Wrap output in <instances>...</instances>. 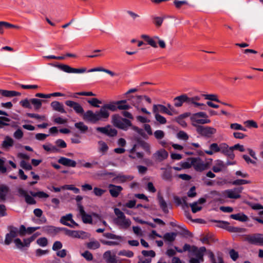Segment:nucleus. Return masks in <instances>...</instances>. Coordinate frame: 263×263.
Segmentation results:
<instances>
[{
    "label": "nucleus",
    "instance_id": "1",
    "mask_svg": "<svg viewBox=\"0 0 263 263\" xmlns=\"http://www.w3.org/2000/svg\"><path fill=\"white\" fill-rule=\"evenodd\" d=\"M110 115L104 106H102L99 111L93 112L92 110H87L83 115V119L88 122L96 123L99 121H105Z\"/></svg>",
    "mask_w": 263,
    "mask_h": 263
},
{
    "label": "nucleus",
    "instance_id": "2",
    "mask_svg": "<svg viewBox=\"0 0 263 263\" xmlns=\"http://www.w3.org/2000/svg\"><path fill=\"white\" fill-rule=\"evenodd\" d=\"M206 251V248L204 247H202L199 248L193 246L190 250L191 255L190 263H200L203 262V256L205 252Z\"/></svg>",
    "mask_w": 263,
    "mask_h": 263
},
{
    "label": "nucleus",
    "instance_id": "3",
    "mask_svg": "<svg viewBox=\"0 0 263 263\" xmlns=\"http://www.w3.org/2000/svg\"><path fill=\"white\" fill-rule=\"evenodd\" d=\"M114 212L117 217L114 219L115 223L122 229H127L131 224V221L126 218L124 214L119 209L115 208Z\"/></svg>",
    "mask_w": 263,
    "mask_h": 263
},
{
    "label": "nucleus",
    "instance_id": "4",
    "mask_svg": "<svg viewBox=\"0 0 263 263\" xmlns=\"http://www.w3.org/2000/svg\"><path fill=\"white\" fill-rule=\"evenodd\" d=\"M190 120L192 125L197 127L200 124H204L211 122L210 120L208 119V115L204 112H199L192 115Z\"/></svg>",
    "mask_w": 263,
    "mask_h": 263
},
{
    "label": "nucleus",
    "instance_id": "5",
    "mask_svg": "<svg viewBox=\"0 0 263 263\" xmlns=\"http://www.w3.org/2000/svg\"><path fill=\"white\" fill-rule=\"evenodd\" d=\"M141 37L147 43L153 48H156L158 47L157 43L161 48H165L166 47V44L164 40L161 39L158 36H154L151 37L146 34H142Z\"/></svg>",
    "mask_w": 263,
    "mask_h": 263
},
{
    "label": "nucleus",
    "instance_id": "6",
    "mask_svg": "<svg viewBox=\"0 0 263 263\" xmlns=\"http://www.w3.org/2000/svg\"><path fill=\"white\" fill-rule=\"evenodd\" d=\"M111 118L112 124L118 128L126 130L131 126V123L128 120L122 118L118 115H112Z\"/></svg>",
    "mask_w": 263,
    "mask_h": 263
},
{
    "label": "nucleus",
    "instance_id": "7",
    "mask_svg": "<svg viewBox=\"0 0 263 263\" xmlns=\"http://www.w3.org/2000/svg\"><path fill=\"white\" fill-rule=\"evenodd\" d=\"M196 130L199 134L207 138L212 137L216 133V129L211 126H199Z\"/></svg>",
    "mask_w": 263,
    "mask_h": 263
},
{
    "label": "nucleus",
    "instance_id": "8",
    "mask_svg": "<svg viewBox=\"0 0 263 263\" xmlns=\"http://www.w3.org/2000/svg\"><path fill=\"white\" fill-rule=\"evenodd\" d=\"M243 187H238L233 189L226 190L223 192L225 197L231 199H238L241 197L240 194L242 192Z\"/></svg>",
    "mask_w": 263,
    "mask_h": 263
},
{
    "label": "nucleus",
    "instance_id": "9",
    "mask_svg": "<svg viewBox=\"0 0 263 263\" xmlns=\"http://www.w3.org/2000/svg\"><path fill=\"white\" fill-rule=\"evenodd\" d=\"M246 240L251 244L263 246V234L257 233L247 235Z\"/></svg>",
    "mask_w": 263,
    "mask_h": 263
},
{
    "label": "nucleus",
    "instance_id": "10",
    "mask_svg": "<svg viewBox=\"0 0 263 263\" xmlns=\"http://www.w3.org/2000/svg\"><path fill=\"white\" fill-rule=\"evenodd\" d=\"M193 166L198 172H202L209 167V164L199 158H193Z\"/></svg>",
    "mask_w": 263,
    "mask_h": 263
},
{
    "label": "nucleus",
    "instance_id": "11",
    "mask_svg": "<svg viewBox=\"0 0 263 263\" xmlns=\"http://www.w3.org/2000/svg\"><path fill=\"white\" fill-rule=\"evenodd\" d=\"M18 235V229L14 227H9V233L6 234L5 239V244L9 245L13 239Z\"/></svg>",
    "mask_w": 263,
    "mask_h": 263
},
{
    "label": "nucleus",
    "instance_id": "12",
    "mask_svg": "<svg viewBox=\"0 0 263 263\" xmlns=\"http://www.w3.org/2000/svg\"><path fill=\"white\" fill-rule=\"evenodd\" d=\"M56 67L59 68L60 70H63L64 72L67 73H84L86 71V68L77 69L72 68L67 65H57L55 66Z\"/></svg>",
    "mask_w": 263,
    "mask_h": 263
},
{
    "label": "nucleus",
    "instance_id": "13",
    "mask_svg": "<svg viewBox=\"0 0 263 263\" xmlns=\"http://www.w3.org/2000/svg\"><path fill=\"white\" fill-rule=\"evenodd\" d=\"M65 104L73 108L74 111L78 114L84 115L85 112H84V110L82 107V106L78 103L71 101L67 100L65 102Z\"/></svg>",
    "mask_w": 263,
    "mask_h": 263
},
{
    "label": "nucleus",
    "instance_id": "14",
    "mask_svg": "<svg viewBox=\"0 0 263 263\" xmlns=\"http://www.w3.org/2000/svg\"><path fill=\"white\" fill-rule=\"evenodd\" d=\"M103 259L106 263H120L117 260L116 254L111 251H107L103 255Z\"/></svg>",
    "mask_w": 263,
    "mask_h": 263
},
{
    "label": "nucleus",
    "instance_id": "15",
    "mask_svg": "<svg viewBox=\"0 0 263 263\" xmlns=\"http://www.w3.org/2000/svg\"><path fill=\"white\" fill-rule=\"evenodd\" d=\"M60 222L62 224L71 228H74V226H78L72 219V215L71 214H68L62 216L60 219Z\"/></svg>",
    "mask_w": 263,
    "mask_h": 263
},
{
    "label": "nucleus",
    "instance_id": "16",
    "mask_svg": "<svg viewBox=\"0 0 263 263\" xmlns=\"http://www.w3.org/2000/svg\"><path fill=\"white\" fill-rule=\"evenodd\" d=\"M168 156L167 152L163 148L157 151L153 155V158L158 161L161 162L166 159Z\"/></svg>",
    "mask_w": 263,
    "mask_h": 263
},
{
    "label": "nucleus",
    "instance_id": "17",
    "mask_svg": "<svg viewBox=\"0 0 263 263\" xmlns=\"http://www.w3.org/2000/svg\"><path fill=\"white\" fill-rule=\"evenodd\" d=\"M153 112L154 114H159V112L165 113L170 116H173V113L166 106L161 104H154L153 106Z\"/></svg>",
    "mask_w": 263,
    "mask_h": 263
},
{
    "label": "nucleus",
    "instance_id": "18",
    "mask_svg": "<svg viewBox=\"0 0 263 263\" xmlns=\"http://www.w3.org/2000/svg\"><path fill=\"white\" fill-rule=\"evenodd\" d=\"M109 192L110 195L114 198L117 197L123 190V187L120 185H116L112 184H109L108 185Z\"/></svg>",
    "mask_w": 263,
    "mask_h": 263
},
{
    "label": "nucleus",
    "instance_id": "19",
    "mask_svg": "<svg viewBox=\"0 0 263 263\" xmlns=\"http://www.w3.org/2000/svg\"><path fill=\"white\" fill-rule=\"evenodd\" d=\"M18 193L19 196L25 198V201L27 203L30 204H33L35 203V201L33 198L30 196L26 191L22 189H19L18 190Z\"/></svg>",
    "mask_w": 263,
    "mask_h": 263
},
{
    "label": "nucleus",
    "instance_id": "20",
    "mask_svg": "<svg viewBox=\"0 0 263 263\" xmlns=\"http://www.w3.org/2000/svg\"><path fill=\"white\" fill-rule=\"evenodd\" d=\"M65 232V234L73 238H83L84 237L85 232L80 231L70 230L67 229H63Z\"/></svg>",
    "mask_w": 263,
    "mask_h": 263
},
{
    "label": "nucleus",
    "instance_id": "21",
    "mask_svg": "<svg viewBox=\"0 0 263 263\" xmlns=\"http://www.w3.org/2000/svg\"><path fill=\"white\" fill-rule=\"evenodd\" d=\"M227 147V144L226 143H221L220 145H218L217 143H213L211 144L209 148L214 153L218 152H225V148Z\"/></svg>",
    "mask_w": 263,
    "mask_h": 263
},
{
    "label": "nucleus",
    "instance_id": "22",
    "mask_svg": "<svg viewBox=\"0 0 263 263\" xmlns=\"http://www.w3.org/2000/svg\"><path fill=\"white\" fill-rule=\"evenodd\" d=\"M10 192L9 187L6 184L0 185V201H5Z\"/></svg>",
    "mask_w": 263,
    "mask_h": 263
},
{
    "label": "nucleus",
    "instance_id": "23",
    "mask_svg": "<svg viewBox=\"0 0 263 263\" xmlns=\"http://www.w3.org/2000/svg\"><path fill=\"white\" fill-rule=\"evenodd\" d=\"M58 162L64 166L72 167H76L77 165V162L75 161L64 157L60 158Z\"/></svg>",
    "mask_w": 263,
    "mask_h": 263
},
{
    "label": "nucleus",
    "instance_id": "24",
    "mask_svg": "<svg viewBox=\"0 0 263 263\" xmlns=\"http://www.w3.org/2000/svg\"><path fill=\"white\" fill-rule=\"evenodd\" d=\"M79 213L81 215L84 223H90L92 222V218L90 215L87 214L82 205L79 206Z\"/></svg>",
    "mask_w": 263,
    "mask_h": 263
},
{
    "label": "nucleus",
    "instance_id": "25",
    "mask_svg": "<svg viewBox=\"0 0 263 263\" xmlns=\"http://www.w3.org/2000/svg\"><path fill=\"white\" fill-rule=\"evenodd\" d=\"M97 144L98 152L102 155H105L109 149L107 144L102 140L99 141Z\"/></svg>",
    "mask_w": 263,
    "mask_h": 263
},
{
    "label": "nucleus",
    "instance_id": "26",
    "mask_svg": "<svg viewBox=\"0 0 263 263\" xmlns=\"http://www.w3.org/2000/svg\"><path fill=\"white\" fill-rule=\"evenodd\" d=\"M134 179V176L132 175H125L121 174L117 175L114 179L118 183H124L127 181H129Z\"/></svg>",
    "mask_w": 263,
    "mask_h": 263
},
{
    "label": "nucleus",
    "instance_id": "27",
    "mask_svg": "<svg viewBox=\"0 0 263 263\" xmlns=\"http://www.w3.org/2000/svg\"><path fill=\"white\" fill-rule=\"evenodd\" d=\"M174 101L176 107H180L184 102L188 104V97L185 95H181L175 98Z\"/></svg>",
    "mask_w": 263,
    "mask_h": 263
},
{
    "label": "nucleus",
    "instance_id": "28",
    "mask_svg": "<svg viewBox=\"0 0 263 263\" xmlns=\"http://www.w3.org/2000/svg\"><path fill=\"white\" fill-rule=\"evenodd\" d=\"M20 95L21 93L16 91L0 89V96L2 97L11 98ZM0 98H1V97Z\"/></svg>",
    "mask_w": 263,
    "mask_h": 263
},
{
    "label": "nucleus",
    "instance_id": "29",
    "mask_svg": "<svg viewBox=\"0 0 263 263\" xmlns=\"http://www.w3.org/2000/svg\"><path fill=\"white\" fill-rule=\"evenodd\" d=\"M51 106L53 108V110L59 111L61 113H66V111L64 108L63 105L58 102V101H53L51 103Z\"/></svg>",
    "mask_w": 263,
    "mask_h": 263
},
{
    "label": "nucleus",
    "instance_id": "30",
    "mask_svg": "<svg viewBox=\"0 0 263 263\" xmlns=\"http://www.w3.org/2000/svg\"><path fill=\"white\" fill-rule=\"evenodd\" d=\"M143 154L141 152H136V145H135L129 151V157L132 159L142 158Z\"/></svg>",
    "mask_w": 263,
    "mask_h": 263
},
{
    "label": "nucleus",
    "instance_id": "31",
    "mask_svg": "<svg viewBox=\"0 0 263 263\" xmlns=\"http://www.w3.org/2000/svg\"><path fill=\"white\" fill-rule=\"evenodd\" d=\"M14 144V140L11 137L6 136L2 144V147L4 149H8L12 146Z\"/></svg>",
    "mask_w": 263,
    "mask_h": 263
},
{
    "label": "nucleus",
    "instance_id": "32",
    "mask_svg": "<svg viewBox=\"0 0 263 263\" xmlns=\"http://www.w3.org/2000/svg\"><path fill=\"white\" fill-rule=\"evenodd\" d=\"M117 108L120 110H127L131 108V106L127 104V101L125 100L118 101L116 102Z\"/></svg>",
    "mask_w": 263,
    "mask_h": 263
},
{
    "label": "nucleus",
    "instance_id": "33",
    "mask_svg": "<svg viewBox=\"0 0 263 263\" xmlns=\"http://www.w3.org/2000/svg\"><path fill=\"white\" fill-rule=\"evenodd\" d=\"M75 127L78 129L81 133L84 134L88 131V126L83 122H77L74 124Z\"/></svg>",
    "mask_w": 263,
    "mask_h": 263
},
{
    "label": "nucleus",
    "instance_id": "34",
    "mask_svg": "<svg viewBox=\"0 0 263 263\" xmlns=\"http://www.w3.org/2000/svg\"><path fill=\"white\" fill-rule=\"evenodd\" d=\"M224 167V165L223 161L218 160L215 161L212 169L215 173H218L221 171Z\"/></svg>",
    "mask_w": 263,
    "mask_h": 263
},
{
    "label": "nucleus",
    "instance_id": "35",
    "mask_svg": "<svg viewBox=\"0 0 263 263\" xmlns=\"http://www.w3.org/2000/svg\"><path fill=\"white\" fill-rule=\"evenodd\" d=\"M230 217L233 219L239 220L240 221H246L248 220V217L242 213L232 214Z\"/></svg>",
    "mask_w": 263,
    "mask_h": 263
},
{
    "label": "nucleus",
    "instance_id": "36",
    "mask_svg": "<svg viewBox=\"0 0 263 263\" xmlns=\"http://www.w3.org/2000/svg\"><path fill=\"white\" fill-rule=\"evenodd\" d=\"M193 158H189L185 162H181L180 165L182 166L183 168L186 169L189 168L193 166Z\"/></svg>",
    "mask_w": 263,
    "mask_h": 263
},
{
    "label": "nucleus",
    "instance_id": "37",
    "mask_svg": "<svg viewBox=\"0 0 263 263\" xmlns=\"http://www.w3.org/2000/svg\"><path fill=\"white\" fill-rule=\"evenodd\" d=\"M86 246L89 249L95 250L99 248L100 247V245L98 241L92 240L88 242Z\"/></svg>",
    "mask_w": 263,
    "mask_h": 263
},
{
    "label": "nucleus",
    "instance_id": "38",
    "mask_svg": "<svg viewBox=\"0 0 263 263\" xmlns=\"http://www.w3.org/2000/svg\"><path fill=\"white\" fill-rule=\"evenodd\" d=\"M43 147L45 151L47 152L56 153L59 151L58 149L55 146L49 143L43 145Z\"/></svg>",
    "mask_w": 263,
    "mask_h": 263
},
{
    "label": "nucleus",
    "instance_id": "39",
    "mask_svg": "<svg viewBox=\"0 0 263 263\" xmlns=\"http://www.w3.org/2000/svg\"><path fill=\"white\" fill-rule=\"evenodd\" d=\"M176 234L175 233H166L163 237V239L167 241L172 242L176 238Z\"/></svg>",
    "mask_w": 263,
    "mask_h": 263
},
{
    "label": "nucleus",
    "instance_id": "40",
    "mask_svg": "<svg viewBox=\"0 0 263 263\" xmlns=\"http://www.w3.org/2000/svg\"><path fill=\"white\" fill-rule=\"evenodd\" d=\"M31 103L34 105V107L36 109H38L41 108L43 101L38 99H31L30 100Z\"/></svg>",
    "mask_w": 263,
    "mask_h": 263
},
{
    "label": "nucleus",
    "instance_id": "41",
    "mask_svg": "<svg viewBox=\"0 0 263 263\" xmlns=\"http://www.w3.org/2000/svg\"><path fill=\"white\" fill-rule=\"evenodd\" d=\"M31 195L33 197H38L40 198H47L49 197V195L42 191L37 192H30Z\"/></svg>",
    "mask_w": 263,
    "mask_h": 263
},
{
    "label": "nucleus",
    "instance_id": "42",
    "mask_svg": "<svg viewBox=\"0 0 263 263\" xmlns=\"http://www.w3.org/2000/svg\"><path fill=\"white\" fill-rule=\"evenodd\" d=\"M159 202L160 208L164 213L168 212L167 204L162 197L159 198Z\"/></svg>",
    "mask_w": 263,
    "mask_h": 263
},
{
    "label": "nucleus",
    "instance_id": "43",
    "mask_svg": "<svg viewBox=\"0 0 263 263\" xmlns=\"http://www.w3.org/2000/svg\"><path fill=\"white\" fill-rule=\"evenodd\" d=\"M118 255L120 256H124L127 257H132L134 256V253L129 250H121L118 252Z\"/></svg>",
    "mask_w": 263,
    "mask_h": 263
},
{
    "label": "nucleus",
    "instance_id": "44",
    "mask_svg": "<svg viewBox=\"0 0 263 263\" xmlns=\"http://www.w3.org/2000/svg\"><path fill=\"white\" fill-rule=\"evenodd\" d=\"M10 119L5 117H0V129L5 126L9 125L8 122H10Z\"/></svg>",
    "mask_w": 263,
    "mask_h": 263
},
{
    "label": "nucleus",
    "instance_id": "45",
    "mask_svg": "<svg viewBox=\"0 0 263 263\" xmlns=\"http://www.w3.org/2000/svg\"><path fill=\"white\" fill-rule=\"evenodd\" d=\"M155 117L157 122L161 124H165L166 123V119L159 114H154Z\"/></svg>",
    "mask_w": 263,
    "mask_h": 263
},
{
    "label": "nucleus",
    "instance_id": "46",
    "mask_svg": "<svg viewBox=\"0 0 263 263\" xmlns=\"http://www.w3.org/2000/svg\"><path fill=\"white\" fill-rule=\"evenodd\" d=\"M190 206L192 209V211L193 213H195L199 211H200L202 209V206L198 204V202H194L192 204H190Z\"/></svg>",
    "mask_w": 263,
    "mask_h": 263
},
{
    "label": "nucleus",
    "instance_id": "47",
    "mask_svg": "<svg viewBox=\"0 0 263 263\" xmlns=\"http://www.w3.org/2000/svg\"><path fill=\"white\" fill-rule=\"evenodd\" d=\"M203 96L204 97L205 99L209 100L211 101H214L217 102H221L218 99L216 95L214 94H209V95H203Z\"/></svg>",
    "mask_w": 263,
    "mask_h": 263
},
{
    "label": "nucleus",
    "instance_id": "48",
    "mask_svg": "<svg viewBox=\"0 0 263 263\" xmlns=\"http://www.w3.org/2000/svg\"><path fill=\"white\" fill-rule=\"evenodd\" d=\"M103 106L108 111H109V110L115 111L118 109L117 105H116V103L107 104L104 105Z\"/></svg>",
    "mask_w": 263,
    "mask_h": 263
},
{
    "label": "nucleus",
    "instance_id": "49",
    "mask_svg": "<svg viewBox=\"0 0 263 263\" xmlns=\"http://www.w3.org/2000/svg\"><path fill=\"white\" fill-rule=\"evenodd\" d=\"M164 171L162 175V178L165 180H168L171 178L172 173L170 170L163 169Z\"/></svg>",
    "mask_w": 263,
    "mask_h": 263
},
{
    "label": "nucleus",
    "instance_id": "50",
    "mask_svg": "<svg viewBox=\"0 0 263 263\" xmlns=\"http://www.w3.org/2000/svg\"><path fill=\"white\" fill-rule=\"evenodd\" d=\"M234 150V148L233 147H229L228 145H227V147H226L225 148V152H222V153L224 154L225 155H227L229 156V157L231 159H233L234 157V155L233 153V151Z\"/></svg>",
    "mask_w": 263,
    "mask_h": 263
},
{
    "label": "nucleus",
    "instance_id": "51",
    "mask_svg": "<svg viewBox=\"0 0 263 263\" xmlns=\"http://www.w3.org/2000/svg\"><path fill=\"white\" fill-rule=\"evenodd\" d=\"M87 102L89 104L96 107H99V104H101V102L97 98H92L88 100Z\"/></svg>",
    "mask_w": 263,
    "mask_h": 263
},
{
    "label": "nucleus",
    "instance_id": "52",
    "mask_svg": "<svg viewBox=\"0 0 263 263\" xmlns=\"http://www.w3.org/2000/svg\"><path fill=\"white\" fill-rule=\"evenodd\" d=\"M140 145L141 147L146 152H147L148 154H151V145L148 143L142 141L140 143Z\"/></svg>",
    "mask_w": 263,
    "mask_h": 263
},
{
    "label": "nucleus",
    "instance_id": "53",
    "mask_svg": "<svg viewBox=\"0 0 263 263\" xmlns=\"http://www.w3.org/2000/svg\"><path fill=\"white\" fill-rule=\"evenodd\" d=\"M36 243L41 247H45L47 245L48 241L46 238L41 237L36 240Z\"/></svg>",
    "mask_w": 263,
    "mask_h": 263
},
{
    "label": "nucleus",
    "instance_id": "54",
    "mask_svg": "<svg viewBox=\"0 0 263 263\" xmlns=\"http://www.w3.org/2000/svg\"><path fill=\"white\" fill-rule=\"evenodd\" d=\"M177 136L178 138L185 141H186L189 139L188 135L184 131H180L178 132Z\"/></svg>",
    "mask_w": 263,
    "mask_h": 263
},
{
    "label": "nucleus",
    "instance_id": "55",
    "mask_svg": "<svg viewBox=\"0 0 263 263\" xmlns=\"http://www.w3.org/2000/svg\"><path fill=\"white\" fill-rule=\"evenodd\" d=\"M154 136L158 140L162 139L164 137V133L161 130H157L154 132Z\"/></svg>",
    "mask_w": 263,
    "mask_h": 263
},
{
    "label": "nucleus",
    "instance_id": "56",
    "mask_svg": "<svg viewBox=\"0 0 263 263\" xmlns=\"http://www.w3.org/2000/svg\"><path fill=\"white\" fill-rule=\"evenodd\" d=\"M27 115L30 118H35V119H40L41 120H46L45 116H40L38 114H31V113H28L27 114Z\"/></svg>",
    "mask_w": 263,
    "mask_h": 263
},
{
    "label": "nucleus",
    "instance_id": "57",
    "mask_svg": "<svg viewBox=\"0 0 263 263\" xmlns=\"http://www.w3.org/2000/svg\"><path fill=\"white\" fill-rule=\"evenodd\" d=\"M93 193L94 194L97 196H101L106 191L101 189H100L97 187H95L93 189Z\"/></svg>",
    "mask_w": 263,
    "mask_h": 263
},
{
    "label": "nucleus",
    "instance_id": "58",
    "mask_svg": "<svg viewBox=\"0 0 263 263\" xmlns=\"http://www.w3.org/2000/svg\"><path fill=\"white\" fill-rule=\"evenodd\" d=\"M2 23L3 29V30H4V28H16V29L19 28L18 26L14 25H13V24H10L9 23H8L7 22L2 21Z\"/></svg>",
    "mask_w": 263,
    "mask_h": 263
},
{
    "label": "nucleus",
    "instance_id": "59",
    "mask_svg": "<svg viewBox=\"0 0 263 263\" xmlns=\"http://www.w3.org/2000/svg\"><path fill=\"white\" fill-rule=\"evenodd\" d=\"M104 236L108 239H120L121 237L118 235H116L110 233H106L103 234Z\"/></svg>",
    "mask_w": 263,
    "mask_h": 263
},
{
    "label": "nucleus",
    "instance_id": "60",
    "mask_svg": "<svg viewBox=\"0 0 263 263\" xmlns=\"http://www.w3.org/2000/svg\"><path fill=\"white\" fill-rule=\"evenodd\" d=\"M48 253V250H43L41 249H37L35 250V256L36 257H41L47 254Z\"/></svg>",
    "mask_w": 263,
    "mask_h": 263
},
{
    "label": "nucleus",
    "instance_id": "61",
    "mask_svg": "<svg viewBox=\"0 0 263 263\" xmlns=\"http://www.w3.org/2000/svg\"><path fill=\"white\" fill-rule=\"evenodd\" d=\"M13 137L16 139H21L23 137V132L20 129H18L14 133Z\"/></svg>",
    "mask_w": 263,
    "mask_h": 263
},
{
    "label": "nucleus",
    "instance_id": "62",
    "mask_svg": "<svg viewBox=\"0 0 263 263\" xmlns=\"http://www.w3.org/2000/svg\"><path fill=\"white\" fill-rule=\"evenodd\" d=\"M21 105L25 108H31V106L30 105V101L27 99H25L20 101Z\"/></svg>",
    "mask_w": 263,
    "mask_h": 263
},
{
    "label": "nucleus",
    "instance_id": "63",
    "mask_svg": "<svg viewBox=\"0 0 263 263\" xmlns=\"http://www.w3.org/2000/svg\"><path fill=\"white\" fill-rule=\"evenodd\" d=\"M18 234H19L21 236H25L27 234V228L24 225H21L19 230H18Z\"/></svg>",
    "mask_w": 263,
    "mask_h": 263
},
{
    "label": "nucleus",
    "instance_id": "64",
    "mask_svg": "<svg viewBox=\"0 0 263 263\" xmlns=\"http://www.w3.org/2000/svg\"><path fill=\"white\" fill-rule=\"evenodd\" d=\"M229 254L231 258L234 261L236 260L238 257V252L233 249H232L230 251Z\"/></svg>",
    "mask_w": 263,
    "mask_h": 263
}]
</instances>
